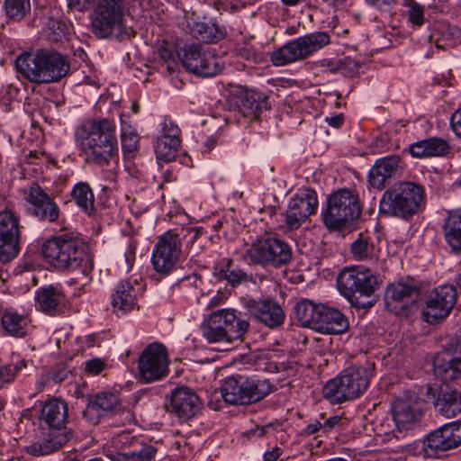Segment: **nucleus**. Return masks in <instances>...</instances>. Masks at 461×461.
<instances>
[{
  "instance_id": "f257e3e1",
  "label": "nucleus",
  "mask_w": 461,
  "mask_h": 461,
  "mask_svg": "<svg viewBox=\"0 0 461 461\" xmlns=\"http://www.w3.org/2000/svg\"><path fill=\"white\" fill-rule=\"evenodd\" d=\"M41 251L44 260L57 272H79L86 278V284L92 280L94 254L82 237L72 232L51 236L42 243Z\"/></svg>"
},
{
  "instance_id": "f03ea898",
  "label": "nucleus",
  "mask_w": 461,
  "mask_h": 461,
  "mask_svg": "<svg viewBox=\"0 0 461 461\" xmlns=\"http://www.w3.org/2000/svg\"><path fill=\"white\" fill-rule=\"evenodd\" d=\"M75 137L86 161L100 167L118 161L119 148L113 120L88 119L77 128Z\"/></svg>"
},
{
  "instance_id": "7ed1b4c3",
  "label": "nucleus",
  "mask_w": 461,
  "mask_h": 461,
  "mask_svg": "<svg viewBox=\"0 0 461 461\" xmlns=\"http://www.w3.org/2000/svg\"><path fill=\"white\" fill-rule=\"evenodd\" d=\"M15 67L24 78L37 85L58 83L70 70L68 58L52 49L22 53L15 59Z\"/></svg>"
},
{
  "instance_id": "20e7f679",
  "label": "nucleus",
  "mask_w": 461,
  "mask_h": 461,
  "mask_svg": "<svg viewBox=\"0 0 461 461\" xmlns=\"http://www.w3.org/2000/svg\"><path fill=\"white\" fill-rule=\"evenodd\" d=\"M375 370V362L368 359L357 361L325 384L322 388L323 398L332 404L359 398L368 389Z\"/></svg>"
},
{
  "instance_id": "39448f33",
  "label": "nucleus",
  "mask_w": 461,
  "mask_h": 461,
  "mask_svg": "<svg viewBox=\"0 0 461 461\" xmlns=\"http://www.w3.org/2000/svg\"><path fill=\"white\" fill-rule=\"evenodd\" d=\"M425 204L422 185L412 181H399L387 188L379 202V213L408 221Z\"/></svg>"
},
{
  "instance_id": "423d86ee",
  "label": "nucleus",
  "mask_w": 461,
  "mask_h": 461,
  "mask_svg": "<svg viewBox=\"0 0 461 461\" xmlns=\"http://www.w3.org/2000/svg\"><path fill=\"white\" fill-rule=\"evenodd\" d=\"M249 326L241 312L234 309H220L209 315L201 325V330L209 343H231L242 340Z\"/></svg>"
},
{
  "instance_id": "0eeeda50",
  "label": "nucleus",
  "mask_w": 461,
  "mask_h": 461,
  "mask_svg": "<svg viewBox=\"0 0 461 461\" xmlns=\"http://www.w3.org/2000/svg\"><path fill=\"white\" fill-rule=\"evenodd\" d=\"M276 389L269 379L236 375L224 380L221 393L229 404L248 405L265 399Z\"/></svg>"
},
{
  "instance_id": "6e6552de",
  "label": "nucleus",
  "mask_w": 461,
  "mask_h": 461,
  "mask_svg": "<svg viewBox=\"0 0 461 461\" xmlns=\"http://www.w3.org/2000/svg\"><path fill=\"white\" fill-rule=\"evenodd\" d=\"M362 212L359 197L350 189L342 188L333 192L327 201L321 217L330 230L342 231L348 229Z\"/></svg>"
},
{
  "instance_id": "1a4fd4ad",
  "label": "nucleus",
  "mask_w": 461,
  "mask_h": 461,
  "mask_svg": "<svg viewBox=\"0 0 461 461\" xmlns=\"http://www.w3.org/2000/svg\"><path fill=\"white\" fill-rule=\"evenodd\" d=\"M377 278L370 269L364 267H351L343 269L338 276L337 285L340 294L348 299L353 306L357 308H370L373 301L359 302V296L370 297L377 286Z\"/></svg>"
},
{
  "instance_id": "9d476101",
  "label": "nucleus",
  "mask_w": 461,
  "mask_h": 461,
  "mask_svg": "<svg viewBox=\"0 0 461 461\" xmlns=\"http://www.w3.org/2000/svg\"><path fill=\"white\" fill-rule=\"evenodd\" d=\"M82 415L92 425L99 423L106 417L115 419L113 424L116 426H125L134 420L133 412L123 407L118 395L111 392H100L88 395Z\"/></svg>"
},
{
  "instance_id": "9b49d317",
  "label": "nucleus",
  "mask_w": 461,
  "mask_h": 461,
  "mask_svg": "<svg viewBox=\"0 0 461 461\" xmlns=\"http://www.w3.org/2000/svg\"><path fill=\"white\" fill-rule=\"evenodd\" d=\"M330 43L328 32L315 31L294 39L270 54L274 66L281 67L303 60Z\"/></svg>"
},
{
  "instance_id": "f8f14e48",
  "label": "nucleus",
  "mask_w": 461,
  "mask_h": 461,
  "mask_svg": "<svg viewBox=\"0 0 461 461\" xmlns=\"http://www.w3.org/2000/svg\"><path fill=\"white\" fill-rule=\"evenodd\" d=\"M245 256L254 265L278 269L292 261L293 249L290 244L282 239L267 237L252 242Z\"/></svg>"
},
{
  "instance_id": "ddd939ff",
  "label": "nucleus",
  "mask_w": 461,
  "mask_h": 461,
  "mask_svg": "<svg viewBox=\"0 0 461 461\" xmlns=\"http://www.w3.org/2000/svg\"><path fill=\"white\" fill-rule=\"evenodd\" d=\"M122 0H97L94 5L91 31L98 39L121 36L125 29Z\"/></svg>"
},
{
  "instance_id": "4468645a",
  "label": "nucleus",
  "mask_w": 461,
  "mask_h": 461,
  "mask_svg": "<svg viewBox=\"0 0 461 461\" xmlns=\"http://www.w3.org/2000/svg\"><path fill=\"white\" fill-rule=\"evenodd\" d=\"M456 301L457 290L454 285L434 287L422 299V320L431 325L441 323L450 315Z\"/></svg>"
},
{
  "instance_id": "2eb2a0df",
  "label": "nucleus",
  "mask_w": 461,
  "mask_h": 461,
  "mask_svg": "<svg viewBox=\"0 0 461 461\" xmlns=\"http://www.w3.org/2000/svg\"><path fill=\"white\" fill-rule=\"evenodd\" d=\"M22 226L14 205L7 203L0 209V262L14 259L21 249Z\"/></svg>"
},
{
  "instance_id": "dca6fc26",
  "label": "nucleus",
  "mask_w": 461,
  "mask_h": 461,
  "mask_svg": "<svg viewBox=\"0 0 461 461\" xmlns=\"http://www.w3.org/2000/svg\"><path fill=\"white\" fill-rule=\"evenodd\" d=\"M178 53L183 67L189 72L202 77H212L224 69V61L214 53L205 50L200 44L185 45Z\"/></svg>"
},
{
  "instance_id": "f3484780",
  "label": "nucleus",
  "mask_w": 461,
  "mask_h": 461,
  "mask_svg": "<svg viewBox=\"0 0 461 461\" xmlns=\"http://www.w3.org/2000/svg\"><path fill=\"white\" fill-rule=\"evenodd\" d=\"M169 357L167 347L160 342L148 344L138 359L140 378L153 383L165 378L168 373Z\"/></svg>"
},
{
  "instance_id": "a211bd4d",
  "label": "nucleus",
  "mask_w": 461,
  "mask_h": 461,
  "mask_svg": "<svg viewBox=\"0 0 461 461\" xmlns=\"http://www.w3.org/2000/svg\"><path fill=\"white\" fill-rule=\"evenodd\" d=\"M181 246V237L176 230H169L159 236L151 255L155 271L163 276L169 275L179 260Z\"/></svg>"
},
{
  "instance_id": "6ab92c4d",
  "label": "nucleus",
  "mask_w": 461,
  "mask_h": 461,
  "mask_svg": "<svg viewBox=\"0 0 461 461\" xmlns=\"http://www.w3.org/2000/svg\"><path fill=\"white\" fill-rule=\"evenodd\" d=\"M24 199L31 205L29 213L38 221L49 224L59 221L62 215L59 205L38 183L32 182L29 185Z\"/></svg>"
},
{
  "instance_id": "aec40b11",
  "label": "nucleus",
  "mask_w": 461,
  "mask_h": 461,
  "mask_svg": "<svg viewBox=\"0 0 461 461\" xmlns=\"http://www.w3.org/2000/svg\"><path fill=\"white\" fill-rule=\"evenodd\" d=\"M424 402L419 393L409 390L396 399L392 404L393 418L397 430L407 431L411 429L422 416Z\"/></svg>"
},
{
  "instance_id": "412c9836",
  "label": "nucleus",
  "mask_w": 461,
  "mask_h": 461,
  "mask_svg": "<svg viewBox=\"0 0 461 461\" xmlns=\"http://www.w3.org/2000/svg\"><path fill=\"white\" fill-rule=\"evenodd\" d=\"M420 295L419 287L412 282H396L390 284L384 293L386 309L400 316H408L416 308V300Z\"/></svg>"
},
{
  "instance_id": "4be33fe9",
  "label": "nucleus",
  "mask_w": 461,
  "mask_h": 461,
  "mask_svg": "<svg viewBox=\"0 0 461 461\" xmlns=\"http://www.w3.org/2000/svg\"><path fill=\"white\" fill-rule=\"evenodd\" d=\"M229 102L230 105L234 106V120L237 122L240 118L255 120L258 118L263 109L267 108V96L264 93L243 86L237 87Z\"/></svg>"
},
{
  "instance_id": "5701e85b",
  "label": "nucleus",
  "mask_w": 461,
  "mask_h": 461,
  "mask_svg": "<svg viewBox=\"0 0 461 461\" xmlns=\"http://www.w3.org/2000/svg\"><path fill=\"white\" fill-rule=\"evenodd\" d=\"M318 204L317 193L312 188H307L293 196L284 213L285 228L288 230L299 229L311 215L316 213Z\"/></svg>"
},
{
  "instance_id": "b1692460",
  "label": "nucleus",
  "mask_w": 461,
  "mask_h": 461,
  "mask_svg": "<svg viewBox=\"0 0 461 461\" xmlns=\"http://www.w3.org/2000/svg\"><path fill=\"white\" fill-rule=\"evenodd\" d=\"M244 307L250 317L271 330L279 328L285 321L283 307L271 297L246 299Z\"/></svg>"
},
{
  "instance_id": "393cba45",
  "label": "nucleus",
  "mask_w": 461,
  "mask_h": 461,
  "mask_svg": "<svg viewBox=\"0 0 461 461\" xmlns=\"http://www.w3.org/2000/svg\"><path fill=\"white\" fill-rule=\"evenodd\" d=\"M170 406L180 420L187 421L200 412L203 402L193 389L181 386L172 391Z\"/></svg>"
},
{
  "instance_id": "a878e982",
  "label": "nucleus",
  "mask_w": 461,
  "mask_h": 461,
  "mask_svg": "<svg viewBox=\"0 0 461 461\" xmlns=\"http://www.w3.org/2000/svg\"><path fill=\"white\" fill-rule=\"evenodd\" d=\"M213 276L232 288L252 281V275L248 273L243 261L231 258H222L214 263Z\"/></svg>"
},
{
  "instance_id": "bb28decb",
  "label": "nucleus",
  "mask_w": 461,
  "mask_h": 461,
  "mask_svg": "<svg viewBox=\"0 0 461 461\" xmlns=\"http://www.w3.org/2000/svg\"><path fill=\"white\" fill-rule=\"evenodd\" d=\"M427 393L435 397V410L443 417L451 419L461 414V391L456 387L446 385L440 387L437 394L430 384L426 385Z\"/></svg>"
},
{
  "instance_id": "cd10ccee",
  "label": "nucleus",
  "mask_w": 461,
  "mask_h": 461,
  "mask_svg": "<svg viewBox=\"0 0 461 461\" xmlns=\"http://www.w3.org/2000/svg\"><path fill=\"white\" fill-rule=\"evenodd\" d=\"M73 437V430L49 429L41 438L26 447V452L34 456L50 455L61 449Z\"/></svg>"
},
{
  "instance_id": "c85d7f7f",
  "label": "nucleus",
  "mask_w": 461,
  "mask_h": 461,
  "mask_svg": "<svg viewBox=\"0 0 461 461\" xmlns=\"http://www.w3.org/2000/svg\"><path fill=\"white\" fill-rule=\"evenodd\" d=\"M68 410L66 402L56 398L50 399L41 408L40 422L50 429L72 430L66 427Z\"/></svg>"
},
{
  "instance_id": "c756f323",
  "label": "nucleus",
  "mask_w": 461,
  "mask_h": 461,
  "mask_svg": "<svg viewBox=\"0 0 461 461\" xmlns=\"http://www.w3.org/2000/svg\"><path fill=\"white\" fill-rule=\"evenodd\" d=\"M409 152L416 158H444L451 153V147L443 138L429 137L410 144Z\"/></svg>"
},
{
  "instance_id": "7c9ffc66",
  "label": "nucleus",
  "mask_w": 461,
  "mask_h": 461,
  "mask_svg": "<svg viewBox=\"0 0 461 461\" xmlns=\"http://www.w3.org/2000/svg\"><path fill=\"white\" fill-rule=\"evenodd\" d=\"M401 158L396 155L378 158L368 173V184L373 188L381 190L386 181L393 177L398 170Z\"/></svg>"
},
{
  "instance_id": "2f4dec72",
  "label": "nucleus",
  "mask_w": 461,
  "mask_h": 461,
  "mask_svg": "<svg viewBox=\"0 0 461 461\" xmlns=\"http://www.w3.org/2000/svg\"><path fill=\"white\" fill-rule=\"evenodd\" d=\"M348 328V321L339 310L322 304L315 330L327 334H341Z\"/></svg>"
},
{
  "instance_id": "473e14b6",
  "label": "nucleus",
  "mask_w": 461,
  "mask_h": 461,
  "mask_svg": "<svg viewBox=\"0 0 461 461\" xmlns=\"http://www.w3.org/2000/svg\"><path fill=\"white\" fill-rule=\"evenodd\" d=\"M435 375L444 383L452 382L461 376V362L456 353L447 351L436 355L433 361Z\"/></svg>"
},
{
  "instance_id": "72a5a7b5",
  "label": "nucleus",
  "mask_w": 461,
  "mask_h": 461,
  "mask_svg": "<svg viewBox=\"0 0 461 461\" xmlns=\"http://www.w3.org/2000/svg\"><path fill=\"white\" fill-rule=\"evenodd\" d=\"M441 230L450 251L455 254H461V208L447 212Z\"/></svg>"
},
{
  "instance_id": "f704fd0d",
  "label": "nucleus",
  "mask_w": 461,
  "mask_h": 461,
  "mask_svg": "<svg viewBox=\"0 0 461 461\" xmlns=\"http://www.w3.org/2000/svg\"><path fill=\"white\" fill-rule=\"evenodd\" d=\"M137 305V293L135 285L130 280L120 281L112 294V306L119 314L132 311Z\"/></svg>"
},
{
  "instance_id": "c9c22d12",
  "label": "nucleus",
  "mask_w": 461,
  "mask_h": 461,
  "mask_svg": "<svg viewBox=\"0 0 461 461\" xmlns=\"http://www.w3.org/2000/svg\"><path fill=\"white\" fill-rule=\"evenodd\" d=\"M35 300L42 312L54 314L65 300V294L59 285H45L36 291Z\"/></svg>"
},
{
  "instance_id": "e433bc0d",
  "label": "nucleus",
  "mask_w": 461,
  "mask_h": 461,
  "mask_svg": "<svg viewBox=\"0 0 461 461\" xmlns=\"http://www.w3.org/2000/svg\"><path fill=\"white\" fill-rule=\"evenodd\" d=\"M350 252L354 259L358 261L377 260L380 249L367 232H359L350 245Z\"/></svg>"
},
{
  "instance_id": "4c0bfd02",
  "label": "nucleus",
  "mask_w": 461,
  "mask_h": 461,
  "mask_svg": "<svg viewBox=\"0 0 461 461\" xmlns=\"http://www.w3.org/2000/svg\"><path fill=\"white\" fill-rule=\"evenodd\" d=\"M1 325L6 335L14 338H24L27 335L28 319L14 308H6L3 311Z\"/></svg>"
},
{
  "instance_id": "58836bf2",
  "label": "nucleus",
  "mask_w": 461,
  "mask_h": 461,
  "mask_svg": "<svg viewBox=\"0 0 461 461\" xmlns=\"http://www.w3.org/2000/svg\"><path fill=\"white\" fill-rule=\"evenodd\" d=\"M70 196L76 205L88 216L95 213V197L92 187L87 182L79 181L74 185Z\"/></svg>"
},
{
  "instance_id": "ea45409f",
  "label": "nucleus",
  "mask_w": 461,
  "mask_h": 461,
  "mask_svg": "<svg viewBox=\"0 0 461 461\" xmlns=\"http://www.w3.org/2000/svg\"><path fill=\"white\" fill-rule=\"evenodd\" d=\"M190 33L204 43H217L225 37V30L214 22H194L190 27Z\"/></svg>"
},
{
  "instance_id": "a19ab883",
  "label": "nucleus",
  "mask_w": 461,
  "mask_h": 461,
  "mask_svg": "<svg viewBox=\"0 0 461 461\" xmlns=\"http://www.w3.org/2000/svg\"><path fill=\"white\" fill-rule=\"evenodd\" d=\"M322 303H314L308 299H303L295 305V314L303 327L316 329L320 310Z\"/></svg>"
},
{
  "instance_id": "79ce46f5",
  "label": "nucleus",
  "mask_w": 461,
  "mask_h": 461,
  "mask_svg": "<svg viewBox=\"0 0 461 461\" xmlns=\"http://www.w3.org/2000/svg\"><path fill=\"white\" fill-rule=\"evenodd\" d=\"M158 454V448L149 444H144L140 448L128 452H110L107 457L111 461H152Z\"/></svg>"
},
{
  "instance_id": "37998d69",
  "label": "nucleus",
  "mask_w": 461,
  "mask_h": 461,
  "mask_svg": "<svg viewBox=\"0 0 461 461\" xmlns=\"http://www.w3.org/2000/svg\"><path fill=\"white\" fill-rule=\"evenodd\" d=\"M424 447L426 450H430L435 454L452 449L443 425L426 436Z\"/></svg>"
},
{
  "instance_id": "c03bdc74",
  "label": "nucleus",
  "mask_w": 461,
  "mask_h": 461,
  "mask_svg": "<svg viewBox=\"0 0 461 461\" xmlns=\"http://www.w3.org/2000/svg\"><path fill=\"white\" fill-rule=\"evenodd\" d=\"M4 10L8 20L22 21L31 11L30 0H5Z\"/></svg>"
},
{
  "instance_id": "a18cd8bd",
  "label": "nucleus",
  "mask_w": 461,
  "mask_h": 461,
  "mask_svg": "<svg viewBox=\"0 0 461 461\" xmlns=\"http://www.w3.org/2000/svg\"><path fill=\"white\" fill-rule=\"evenodd\" d=\"M121 143L124 155L132 156L139 149L140 137L130 124L122 123L121 127Z\"/></svg>"
},
{
  "instance_id": "49530a36",
  "label": "nucleus",
  "mask_w": 461,
  "mask_h": 461,
  "mask_svg": "<svg viewBox=\"0 0 461 461\" xmlns=\"http://www.w3.org/2000/svg\"><path fill=\"white\" fill-rule=\"evenodd\" d=\"M180 147L181 141L157 140L154 146L156 157L158 160L171 162L176 158Z\"/></svg>"
},
{
  "instance_id": "de8ad7c7",
  "label": "nucleus",
  "mask_w": 461,
  "mask_h": 461,
  "mask_svg": "<svg viewBox=\"0 0 461 461\" xmlns=\"http://www.w3.org/2000/svg\"><path fill=\"white\" fill-rule=\"evenodd\" d=\"M349 59H334L325 58L319 61V67L323 73H330L335 75L337 73H343L348 64Z\"/></svg>"
},
{
  "instance_id": "09e8293b",
  "label": "nucleus",
  "mask_w": 461,
  "mask_h": 461,
  "mask_svg": "<svg viewBox=\"0 0 461 461\" xmlns=\"http://www.w3.org/2000/svg\"><path fill=\"white\" fill-rule=\"evenodd\" d=\"M181 130L179 127L168 118H165L161 122L160 135L157 140H170L175 141H181L180 139Z\"/></svg>"
},
{
  "instance_id": "8fccbe9b",
  "label": "nucleus",
  "mask_w": 461,
  "mask_h": 461,
  "mask_svg": "<svg viewBox=\"0 0 461 461\" xmlns=\"http://www.w3.org/2000/svg\"><path fill=\"white\" fill-rule=\"evenodd\" d=\"M452 449L461 445V420L451 421L443 425Z\"/></svg>"
},
{
  "instance_id": "3c124183",
  "label": "nucleus",
  "mask_w": 461,
  "mask_h": 461,
  "mask_svg": "<svg viewBox=\"0 0 461 461\" xmlns=\"http://www.w3.org/2000/svg\"><path fill=\"white\" fill-rule=\"evenodd\" d=\"M408 6L409 22L416 27L423 25L425 21L424 6L417 3L415 0H410Z\"/></svg>"
},
{
  "instance_id": "603ef678",
  "label": "nucleus",
  "mask_w": 461,
  "mask_h": 461,
  "mask_svg": "<svg viewBox=\"0 0 461 461\" xmlns=\"http://www.w3.org/2000/svg\"><path fill=\"white\" fill-rule=\"evenodd\" d=\"M236 53L240 58L255 64L262 60L261 53L249 44L237 48Z\"/></svg>"
},
{
  "instance_id": "864d4df0",
  "label": "nucleus",
  "mask_w": 461,
  "mask_h": 461,
  "mask_svg": "<svg viewBox=\"0 0 461 461\" xmlns=\"http://www.w3.org/2000/svg\"><path fill=\"white\" fill-rule=\"evenodd\" d=\"M206 233V230L203 227H190L187 229H181L180 237L182 239H188L186 240L187 246H193L194 242L203 234Z\"/></svg>"
},
{
  "instance_id": "5fc2aeb1",
  "label": "nucleus",
  "mask_w": 461,
  "mask_h": 461,
  "mask_svg": "<svg viewBox=\"0 0 461 461\" xmlns=\"http://www.w3.org/2000/svg\"><path fill=\"white\" fill-rule=\"evenodd\" d=\"M158 55L167 64V69H171L176 64L175 53L169 43L163 42L158 48Z\"/></svg>"
},
{
  "instance_id": "6e6d98bb",
  "label": "nucleus",
  "mask_w": 461,
  "mask_h": 461,
  "mask_svg": "<svg viewBox=\"0 0 461 461\" xmlns=\"http://www.w3.org/2000/svg\"><path fill=\"white\" fill-rule=\"evenodd\" d=\"M51 24L52 26L50 28L51 32L48 35L49 40L54 42L60 41L68 32L67 25L59 21H52Z\"/></svg>"
},
{
  "instance_id": "4d7b16f0",
  "label": "nucleus",
  "mask_w": 461,
  "mask_h": 461,
  "mask_svg": "<svg viewBox=\"0 0 461 461\" xmlns=\"http://www.w3.org/2000/svg\"><path fill=\"white\" fill-rule=\"evenodd\" d=\"M300 435L303 437L322 436L321 421L318 419H311L309 423L301 429Z\"/></svg>"
},
{
  "instance_id": "13d9d810",
  "label": "nucleus",
  "mask_w": 461,
  "mask_h": 461,
  "mask_svg": "<svg viewBox=\"0 0 461 461\" xmlns=\"http://www.w3.org/2000/svg\"><path fill=\"white\" fill-rule=\"evenodd\" d=\"M105 366V361L99 357L89 359L85 363V370L92 375H99Z\"/></svg>"
},
{
  "instance_id": "bf43d9fd",
  "label": "nucleus",
  "mask_w": 461,
  "mask_h": 461,
  "mask_svg": "<svg viewBox=\"0 0 461 461\" xmlns=\"http://www.w3.org/2000/svg\"><path fill=\"white\" fill-rule=\"evenodd\" d=\"M19 368L20 366L14 364L0 366V383L12 381L17 372H19Z\"/></svg>"
},
{
  "instance_id": "052dcab7",
  "label": "nucleus",
  "mask_w": 461,
  "mask_h": 461,
  "mask_svg": "<svg viewBox=\"0 0 461 461\" xmlns=\"http://www.w3.org/2000/svg\"><path fill=\"white\" fill-rule=\"evenodd\" d=\"M137 245L138 242L135 240H133L132 238L129 240L127 249L124 252V258L128 270L131 269L133 263L135 261Z\"/></svg>"
},
{
  "instance_id": "680f3d73",
  "label": "nucleus",
  "mask_w": 461,
  "mask_h": 461,
  "mask_svg": "<svg viewBox=\"0 0 461 461\" xmlns=\"http://www.w3.org/2000/svg\"><path fill=\"white\" fill-rule=\"evenodd\" d=\"M97 0H68V7L78 12H85L94 7Z\"/></svg>"
},
{
  "instance_id": "e2e57ef3",
  "label": "nucleus",
  "mask_w": 461,
  "mask_h": 461,
  "mask_svg": "<svg viewBox=\"0 0 461 461\" xmlns=\"http://www.w3.org/2000/svg\"><path fill=\"white\" fill-rule=\"evenodd\" d=\"M341 420L342 418L339 415H333L325 419V420L321 422L322 434L328 435L341 422Z\"/></svg>"
},
{
  "instance_id": "0e129e2a",
  "label": "nucleus",
  "mask_w": 461,
  "mask_h": 461,
  "mask_svg": "<svg viewBox=\"0 0 461 461\" xmlns=\"http://www.w3.org/2000/svg\"><path fill=\"white\" fill-rule=\"evenodd\" d=\"M365 3L374 7L379 11L387 12L389 11L393 4L395 3V0H364Z\"/></svg>"
},
{
  "instance_id": "69168bd1",
  "label": "nucleus",
  "mask_w": 461,
  "mask_h": 461,
  "mask_svg": "<svg viewBox=\"0 0 461 461\" xmlns=\"http://www.w3.org/2000/svg\"><path fill=\"white\" fill-rule=\"evenodd\" d=\"M450 126L455 135L461 138V108L451 115Z\"/></svg>"
},
{
  "instance_id": "338daca9",
  "label": "nucleus",
  "mask_w": 461,
  "mask_h": 461,
  "mask_svg": "<svg viewBox=\"0 0 461 461\" xmlns=\"http://www.w3.org/2000/svg\"><path fill=\"white\" fill-rule=\"evenodd\" d=\"M325 122L335 129H339L344 123L343 113H339L330 117H325Z\"/></svg>"
},
{
  "instance_id": "774afa93",
  "label": "nucleus",
  "mask_w": 461,
  "mask_h": 461,
  "mask_svg": "<svg viewBox=\"0 0 461 461\" xmlns=\"http://www.w3.org/2000/svg\"><path fill=\"white\" fill-rule=\"evenodd\" d=\"M283 454L282 448L274 447L272 450L266 451L263 456V461H276Z\"/></svg>"
}]
</instances>
